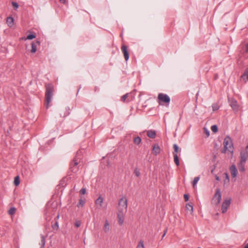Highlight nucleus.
<instances>
[{"label": "nucleus", "mask_w": 248, "mask_h": 248, "mask_svg": "<svg viewBox=\"0 0 248 248\" xmlns=\"http://www.w3.org/2000/svg\"><path fill=\"white\" fill-rule=\"evenodd\" d=\"M54 92V88L53 85L52 84H48L46 85L45 105L46 108H48L49 107V104L51 102V99L53 95Z\"/></svg>", "instance_id": "1"}, {"label": "nucleus", "mask_w": 248, "mask_h": 248, "mask_svg": "<svg viewBox=\"0 0 248 248\" xmlns=\"http://www.w3.org/2000/svg\"><path fill=\"white\" fill-rule=\"evenodd\" d=\"M81 158L75 157L71 161L69 164V170L70 172L76 173L78 170Z\"/></svg>", "instance_id": "2"}, {"label": "nucleus", "mask_w": 248, "mask_h": 248, "mask_svg": "<svg viewBox=\"0 0 248 248\" xmlns=\"http://www.w3.org/2000/svg\"><path fill=\"white\" fill-rule=\"evenodd\" d=\"M170 97L166 94L159 93L157 96V102L160 105L168 106L170 103Z\"/></svg>", "instance_id": "3"}, {"label": "nucleus", "mask_w": 248, "mask_h": 248, "mask_svg": "<svg viewBox=\"0 0 248 248\" xmlns=\"http://www.w3.org/2000/svg\"><path fill=\"white\" fill-rule=\"evenodd\" d=\"M224 149L222 151V153H225L227 150L230 152H233V145L231 138L229 136H227L224 140L223 141Z\"/></svg>", "instance_id": "4"}, {"label": "nucleus", "mask_w": 248, "mask_h": 248, "mask_svg": "<svg viewBox=\"0 0 248 248\" xmlns=\"http://www.w3.org/2000/svg\"><path fill=\"white\" fill-rule=\"evenodd\" d=\"M127 207V200L126 197H122L119 201L118 211L126 212Z\"/></svg>", "instance_id": "5"}, {"label": "nucleus", "mask_w": 248, "mask_h": 248, "mask_svg": "<svg viewBox=\"0 0 248 248\" xmlns=\"http://www.w3.org/2000/svg\"><path fill=\"white\" fill-rule=\"evenodd\" d=\"M221 194L219 188L216 189L215 194L212 200V203L215 205H217L220 202Z\"/></svg>", "instance_id": "6"}, {"label": "nucleus", "mask_w": 248, "mask_h": 248, "mask_svg": "<svg viewBox=\"0 0 248 248\" xmlns=\"http://www.w3.org/2000/svg\"><path fill=\"white\" fill-rule=\"evenodd\" d=\"M240 162L245 163L248 158V145L245 149L241 150L240 154Z\"/></svg>", "instance_id": "7"}, {"label": "nucleus", "mask_w": 248, "mask_h": 248, "mask_svg": "<svg viewBox=\"0 0 248 248\" xmlns=\"http://www.w3.org/2000/svg\"><path fill=\"white\" fill-rule=\"evenodd\" d=\"M231 204V199H227L224 201L221 206V211L222 213L226 212L228 207Z\"/></svg>", "instance_id": "8"}, {"label": "nucleus", "mask_w": 248, "mask_h": 248, "mask_svg": "<svg viewBox=\"0 0 248 248\" xmlns=\"http://www.w3.org/2000/svg\"><path fill=\"white\" fill-rule=\"evenodd\" d=\"M121 50L123 53L125 60L127 61L129 59V53L127 50V47L125 45H123L121 46Z\"/></svg>", "instance_id": "9"}, {"label": "nucleus", "mask_w": 248, "mask_h": 248, "mask_svg": "<svg viewBox=\"0 0 248 248\" xmlns=\"http://www.w3.org/2000/svg\"><path fill=\"white\" fill-rule=\"evenodd\" d=\"M126 212L118 211L117 217L120 225H122L124 222V216Z\"/></svg>", "instance_id": "10"}, {"label": "nucleus", "mask_w": 248, "mask_h": 248, "mask_svg": "<svg viewBox=\"0 0 248 248\" xmlns=\"http://www.w3.org/2000/svg\"><path fill=\"white\" fill-rule=\"evenodd\" d=\"M160 152V148L157 144H155L153 147L152 153L155 155H157Z\"/></svg>", "instance_id": "11"}, {"label": "nucleus", "mask_w": 248, "mask_h": 248, "mask_svg": "<svg viewBox=\"0 0 248 248\" xmlns=\"http://www.w3.org/2000/svg\"><path fill=\"white\" fill-rule=\"evenodd\" d=\"M231 175L232 177H235L237 174V170L235 165H232L230 167Z\"/></svg>", "instance_id": "12"}, {"label": "nucleus", "mask_w": 248, "mask_h": 248, "mask_svg": "<svg viewBox=\"0 0 248 248\" xmlns=\"http://www.w3.org/2000/svg\"><path fill=\"white\" fill-rule=\"evenodd\" d=\"M230 106L234 110H237L238 108V105L237 102L234 99H232L230 101Z\"/></svg>", "instance_id": "13"}, {"label": "nucleus", "mask_w": 248, "mask_h": 248, "mask_svg": "<svg viewBox=\"0 0 248 248\" xmlns=\"http://www.w3.org/2000/svg\"><path fill=\"white\" fill-rule=\"evenodd\" d=\"M6 22L8 26L10 27H12L14 25V20L12 16H8L6 19Z\"/></svg>", "instance_id": "14"}, {"label": "nucleus", "mask_w": 248, "mask_h": 248, "mask_svg": "<svg viewBox=\"0 0 248 248\" xmlns=\"http://www.w3.org/2000/svg\"><path fill=\"white\" fill-rule=\"evenodd\" d=\"M147 135L150 138L154 139L156 136V132L154 130H148L147 132Z\"/></svg>", "instance_id": "15"}, {"label": "nucleus", "mask_w": 248, "mask_h": 248, "mask_svg": "<svg viewBox=\"0 0 248 248\" xmlns=\"http://www.w3.org/2000/svg\"><path fill=\"white\" fill-rule=\"evenodd\" d=\"M241 78L246 82L248 80V68L246 69L244 73L241 76Z\"/></svg>", "instance_id": "16"}, {"label": "nucleus", "mask_w": 248, "mask_h": 248, "mask_svg": "<svg viewBox=\"0 0 248 248\" xmlns=\"http://www.w3.org/2000/svg\"><path fill=\"white\" fill-rule=\"evenodd\" d=\"M110 229L109 224L107 220L105 222V224L103 227V230L105 232H108Z\"/></svg>", "instance_id": "17"}, {"label": "nucleus", "mask_w": 248, "mask_h": 248, "mask_svg": "<svg viewBox=\"0 0 248 248\" xmlns=\"http://www.w3.org/2000/svg\"><path fill=\"white\" fill-rule=\"evenodd\" d=\"M36 44H39L40 42L37 41L36 43H31V53H35L36 51L37 48H36Z\"/></svg>", "instance_id": "18"}, {"label": "nucleus", "mask_w": 248, "mask_h": 248, "mask_svg": "<svg viewBox=\"0 0 248 248\" xmlns=\"http://www.w3.org/2000/svg\"><path fill=\"white\" fill-rule=\"evenodd\" d=\"M103 202V199L102 197L99 196L97 200L95 201V204L99 205L100 207L102 206V203Z\"/></svg>", "instance_id": "19"}, {"label": "nucleus", "mask_w": 248, "mask_h": 248, "mask_svg": "<svg viewBox=\"0 0 248 248\" xmlns=\"http://www.w3.org/2000/svg\"><path fill=\"white\" fill-rule=\"evenodd\" d=\"M245 163L240 162L238 165L239 170L243 172L245 171Z\"/></svg>", "instance_id": "20"}, {"label": "nucleus", "mask_w": 248, "mask_h": 248, "mask_svg": "<svg viewBox=\"0 0 248 248\" xmlns=\"http://www.w3.org/2000/svg\"><path fill=\"white\" fill-rule=\"evenodd\" d=\"M129 96V94L128 93H126L125 94L123 95L121 97V101L123 102H125L126 101V100L127 99V102L129 101V99H128V97Z\"/></svg>", "instance_id": "21"}, {"label": "nucleus", "mask_w": 248, "mask_h": 248, "mask_svg": "<svg viewBox=\"0 0 248 248\" xmlns=\"http://www.w3.org/2000/svg\"><path fill=\"white\" fill-rule=\"evenodd\" d=\"M173 157H174V161L176 165L178 166L179 165V161L178 156L177 154L175 153H173Z\"/></svg>", "instance_id": "22"}, {"label": "nucleus", "mask_w": 248, "mask_h": 248, "mask_svg": "<svg viewBox=\"0 0 248 248\" xmlns=\"http://www.w3.org/2000/svg\"><path fill=\"white\" fill-rule=\"evenodd\" d=\"M186 210L187 211H189L190 212V214H192L193 212V206L191 205L190 203H187L186 206Z\"/></svg>", "instance_id": "23"}, {"label": "nucleus", "mask_w": 248, "mask_h": 248, "mask_svg": "<svg viewBox=\"0 0 248 248\" xmlns=\"http://www.w3.org/2000/svg\"><path fill=\"white\" fill-rule=\"evenodd\" d=\"M41 243H40V245H41L40 248H44L46 243L45 237L43 235H41Z\"/></svg>", "instance_id": "24"}, {"label": "nucleus", "mask_w": 248, "mask_h": 248, "mask_svg": "<svg viewBox=\"0 0 248 248\" xmlns=\"http://www.w3.org/2000/svg\"><path fill=\"white\" fill-rule=\"evenodd\" d=\"M241 51H243L246 53H248V43L246 45H241Z\"/></svg>", "instance_id": "25"}, {"label": "nucleus", "mask_w": 248, "mask_h": 248, "mask_svg": "<svg viewBox=\"0 0 248 248\" xmlns=\"http://www.w3.org/2000/svg\"><path fill=\"white\" fill-rule=\"evenodd\" d=\"M141 140L140 137H136L134 139V142L137 145H139L141 143Z\"/></svg>", "instance_id": "26"}, {"label": "nucleus", "mask_w": 248, "mask_h": 248, "mask_svg": "<svg viewBox=\"0 0 248 248\" xmlns=\"http://www.w3.org/2000/svg\"><path fill=\"white\" fill-rule=\"evenodd\" d=\"M16 209L15 207H11L8 211V213L10 215H14L16 212Z\"/></svg>", "instance_id": "27"}, {"label": "nucleus", "mask_w": 248, "mask_h": 248, "mask_svg": "<svg viewBox=\"0 0 248 248\" xmlns=\"http://www.w3.org/2000/svg\"><path fill=\"white\" fill-rule=\"evenodd\" d=\"M20 183V180H19V176H16L15 178V180H14V184L16 186H18Z\"/></svg>", "instance_id": "28"}, {"label": "nucleus", "mask_w": 248, "mask_h": 248, "mask_svg": "<svg viewBox=\"0 0 248 248\" xmlns=\"http://www.w3.org/2000/svg\"><path fill=\"white\" fill-rule=\"evenodd\" d=\"M199 179H200V177H196L194 178V180L193 181V182H192V185H193V187H195V185L197 184V183H198Z\"/></svg>", "instance_id": "29"}, {"label": "nucleus", "mask_w": 248, "mask_h": 248, "mask_svg": "<svg viewBox=\"0 0 248 248\" xmlns=\"http://www.w3.org/2000/svg\"><path fill=\"white\" fill-rule=\"evenodd\" d=\"M137 248H144V244H143V241H142V240H140L137 247Z\"/></svg>", "instance_id": "30"}, {"label": "nucleus", "mask_w": 248, "mask_h": 248, "mask_svg": "<svg viewBox=\"0 0 248 248\" xmlns=\"http://www.w3.org/2000/svg\"><path fill=\"white\" fill-rule=\"evenodd\" d=\"M211 129L214 133H216L217 131L218 128L216 125H213L211 126Z\"/></svg>", "instance_id": "31"}, {"label": "nucleus", "mask_w": 248, "mask_h": 248, "mask_svg": "<svg viewBox=\"0 0 248 248\" xmlns=\"http://www.w3.org/2000/svg\"><path fill=\"white\" fill-rule=\"evenodd\" d=\"M134 173L137 177H139L140 174V172L139 170L137 168H136L135 169V170L134 171Z\"/></svg>", "instance_id": "32"}, {"label": "nucleus", "mask_w": 248, "mask_h": 248, "mask_svg": "<svg viewBox=\"0 0 248 248\" xmlns=\"http://www.w3.org/2000/svg\"><path fill=\"white\" fill-rule=\"evenodd\" d=\"M12 5L14 9H17L18 8V4L17 2L13 1L12 2Z\"/></svg>", "instance_id": "33"}, {"label": "nucleus", "mask_w": 248, "mask_h": 248, "mask_svg": "<svg viewBox=\"0 0 248 248\" xmlns=\"http://www.w3.org/2000/svg\"><path fill=\"white\" fill-rule=\"evenodd\" d=\"M35 38V35L32 34L28 35L25 39L31 40Z\"/></svg>", "instance_id": "34"}, {"label": "nucleus", "mask_w": 248, "mask_h": 248, "mask_svg": "<svg viewBox=\"0 0 248 248\" xmlns=\"http://www.w3.org/2000/svg\"><path fill=\"white\" fill-rule=\"evenodd\" d=\"M212 108L213 111H216L218 109L219 107L217 104H213L212 105Z\"/></svg>", "instance_id": "35"}, {"label": "nucleus", "mask_w": 248, "mask_h": 248, "mask_svg": "<svg viewBox=\"0 0 248 248\" xmlns=\"http://www.w3.org/2000/svg\"><path fill=\"white\" fill-rule=\"evenodd\" d=\"M173 148H174V152L173 153L177 154L178 153V150H179L178 146L176 144H175L173 145Z\"/></svg>", "instance_id": "36"}, {"label": "nucleus", "mask_w": 248, "mask_h": 248, "mask_svg": "<svg viewBox=\"0 0 248 248\" xmlns=\"http://www.w3.org/2000/svg\"><path fill=\"white\" fill-rule=\"evenodd\" d=\"M52 228L54 230H58L59 228V225L58 222H56L54 225H52Z\"/></svg>", "instance_id": "37"}, {"label": "nucleus", "mask_w": 248, "mask_h": 248, "mask_svg": "<svg viewBox=\"0 0 248 248\" xmlns=\"http://www.w3.org/2000/svg\"><path fill=\"white\" fill-rule=\"evenodd\" d=\"M84 203H85V202L83 200L80 199L79 201V202L78 204V207H79V206H82L83 205V204H84Z\"/></svg>", "instance_id": "38"}, {"label": "nucleus", "mask_w": 248, "mask_h": 248, "mask_svg": "<svg viewBox=\"0 0 248 248\" xmlns=\"http://www.w3.org/2000/svg\"><path fill=\"white\" fill-rule=\"evenodd\" d=\"M81 154L82 152L80 150H78V151H77L75 157H80V156L81 155Z\"/></svg>", "instance_id": "39"}, {"label": "nucleus", "mask_w": 248, "mask_h": 248, "mask_svg": "<svg viewBox=\"0 0 248 248\" xmlns=\"http://www.w3.org/2000/svg\"><path fill=\"white\" fill-rule=\"evenodd\" d=\"M81 225V222L80 221H77L75 223V225L77 228L79 227Z\"/></svg>", "instance_id": "40"}, {"label": "nucleus", "mask_w": 248, "mask_h": 248, "mask_svg": "<svg viewBox=\"0 0 248 248\" xmlns=\"http://www.w3.org/2000/svg\"><path fill=\"white\" fill-rule=\"evenodd\" d=\"M80 193L83 195L85 194L86 193V189L84 188H82L80 191Z\"/></svg>", "instance_id": "41"}, {"label": "nucleus", "mask_w": 248, "mask_h": 248, "mask_svg": "<svg viewBox=\"0 0 248 248\" xmlns=\"http://www.w3.org/2000/svg\"><path fill=\"white\" fill-rule=\"evenodd\" d=\"M188 198H189V197H188V195H187V194H185L184 195V199H185V201L186 202H187V201H188Z\"/></svg>", "instance_id": "42"}, {"label": "nucleus", "mask_w": 248, "mask_h": 248, "mask_svg": "<svg viewBox=\"0 0 248 248\" xmlns=\"http://www.w3.org/2000/svg\"><path fill=\"white\" fill-rule=\"evenodd\" d=\"M61 3L66 4L67 2V0H59Z\"/></svg>", "instance_id": "43"}, {"label": "nucleus", "mask_w": 248, "mask_h": 248, "mask_svg": "<svg viewBox=\"0 0 248 248\" xmlns=\"http://www.w3.org/2000/svg\"><path fill=\"white\" fill-rule=\"evenodd\" d=\"M69 114V112L68 111V110H67V111L66 113H65V114L62 116V117H66L67 115H68Z\"/></svg>", "instance_id": "44"}, {"label": "nucleus", "mask_w": 248, "mask_h": 248, "mask_svg": "<svg viewBox=\"0 0 248 248\" xmlns=\"http://www.w3.org/2000/svg\"><path fill=\"white\" fill-rule=\"evenodd\" d=\"M167 229H166L164 231V234H163V236H162V237H164V236L166 235V232H167Z\"/></svg>", "instance_id": "45"}, {"label": "nucleus", "mask_w": 248, "mask_h": 248, "mask_svg": "<svg viewBox=\"0 0 248 248\" xmlns=\"http://www.w3.org/2000/svg\"><path fill=\"white\" fill-rule=\"evenodd\" d=\"M225 174L226 175V178H227V179H229V176H228V174L227 173H225Z\"/></svg>", "instance_id": "46"}, {"label": "nucleus", "mask_w": 248, "mask_h": 248, "mask_svg": "<svg viewBox=\"0 0 248 248\" xmlns=\"http://www.w3.org/2000/svg\"><path fill=\"white\" fill-rule=\"evenodd\" d=\"M216 179L217 180V181H219V178L218 176H216Z\"/></svg>", "instance_id": "47"}, {"label": "nucleus", "mask_w": 248, "mask_h": 248, "mask_svg": "<svg viewBox=\"0 0 248 248\" xmlns=\"http://www.w3.org/2000/svg\"><path fill=\"white\" fill-rule=\"evenodd\" d=\"M244 248H248V243L245 246Z\"/></svg>", "instance_id": "48"}, {"label": "nucleus", "mask_w": 248, "mask_h": 248, "mask_svg": "<svg viewBox=\"0 0 248 248\" xmlns=\"http://www.w3.org/2000/svg\"><path fill=\"white\" fill-rule=\"evenodd\" d=\"M206 134L207 135V136H208L209 135V132L208 131H207Z\"/></svg>", "instance_id": "49"}, {"label": "nucleus", "mask_w": 248, "mask_h": 248, "mask_svg": "<svg viewBox=\"0 0 248 248\" xmlns=\"http://www.w3.org/2000/svg\"><path fill=\"white\" fill-rule=\"evenodd\" d=\"M59 216L58 215L57 217V218H59Z\"/></svg>", "instance_id": "50"}, {"label": "nucleus", "mask_w": 248, "mask_h": 248, "mask_svg": "<svg viewBox=\"0 0 248 248\" xmlns=\"http://www.w3.org/2000/svg\"><path fill=\"white\" fill-rule=\"evenodd\" d=\"M198 248H201L199 247Z\"/></svg>", "instance_id": "51"}]
</instances>
